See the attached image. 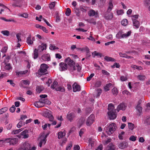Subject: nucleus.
Here are the masks:
<instances>
[{
  "mask_svg": "<svg viewBox=\"0 0 150 150\" xmlns=\"http://www.w3.org/2000/svg\"><path fill=\"white\" fill-rule=\"evenodd\" d=\"M48 135V134H42L39 138L40 142L39 146L40 147H42V144H45L46 142V139Z\"/></svg>",
  "mask_w": 150,
  "mask_h": 150,
  "instance_id": "obj_5",
  "label": "nucleus"
},
{
  "mask_svg": "<svg viewBox=\"0 0 150 150\" xmlns=\"http://www.w3.org/2000/svg\"><path fill=\"white\" fill-rule=\"evenodd\" d=\"M144 4L145 5L147 6H150V0H145L144 2Z\"/></svg>",
  "mask_w": 150,
  "mask_h": 150,
  "instance_id": "obj_64",
  "label": "nucleus"
},
{
  "mask_svg": "<svg viewBox=\"0 0 150 150\" xmlns=\"http://www.w3.org/2000/svg\"><path fill=\"white\" fill-rule=\"evenodd\" d=\"M43 89V87L42 86H37L36 87V91L38 93H40Z\"/></svg>",
  "mask_w": 150,
  "mask_h": 150,
  "instance_id": "obj_32",
  "label": "nucleus"
},
{
  "mask_svg": "<svg viewBox=\"0 0 150 150\" xmlns=\"http://www.w3.org/2000/svg\"><path fill=\"white\" fill-rule=\"evenodd\" d=\"M112 86V84L111 83H109L107 84L104 87V89L106 91H108L109 90V88Z\"/></svg>",
  "mask_w": 150,
  "mask_h": 150,
  "instance_id": "obj_42",
  "label": "nucleus"
},
{
  "mask_svg": "<svg viewBox=\"0 0 150 150\" xmlns=\"http://www.w3.org/2000/svg\"><path fill=\"white\" fill-rule=\"evenodd\" d=\"M65 62L69 66L70 69L71 71H73L76 70L75 62L69 57L65 59Z\"/></svg>",
  "mask_w": 150,
  "mask_h": 150,
  "instance_id": "obj_3",
  "label": "nucleus"
},
{
  "mask_svg": "<svg viewBox=\"0 0 150 150\" xmlns=\"http://www.w3.org/2000/svg\"><path fill=\"white\" fill-rule=\"evenodd\" d=\"M59 69L61 71H65L68 68L67 64L64 62H60L59 64Z\"/></svg>",
  "mask_w": 150,
  "mask_h": 150,
  "instance_id": "obj_10",
  "label": "nucleus"
},
{
  "mask_svg": "<svg viewBox=\"0 0 150 150\" xmlns=\"http://www.w3.org/2000/svg\"><path fill=\"white\" fill-rule=\"evenodd\" d=\"M111 141L112 139L111 138H109L107 140L103 142V143L104 145H106L108 143L111 142Z\"/></svg>",
  "mask_w": 150,
  "mask_h": 150,
  "instance_id": "obj_54",
  "label": "nucleus"
},
{
  "mask_svg": "<svg viewBox=\"0 0 150 150\" xmlns=\"http://www.w3.org/2000/svg\"><path fill=\"white\" fill-rule=\"evenodd\" d=\"M55 6V3L54 2H53L51 4H50L49 8L51 9H52Z\"/></svg>",
  "mask_w": 150,
  "mask_h": 150,
  "instance_id": "obj_58",
  "label": "nucleus"
},
{
  "mask_svg": "<svg viewBox=\"0 0 150 150\" xmlns=\"http://www.w3.org/2000/svg\"><path fill=\"white\" fill-rule=\"evenodd\" d=\"M144 123L146 125H150V116H147L145 118Z\"/></svg>",
  "mask_w": 150,
  "mask_h": 150,
  "instance_id": "obj_17",
  "label": "nucleus"
},
{
  "mask_svg": "<svg viewBox=\"0 0 150 150\" xmlns=\"http://www.w3.org/2000/svg\"><path fill=\"white\" fill-rule=\"evenodd\" d=\"M113 5L112 1H110L109 2V6L107 12L104 14L105 18L107 20L111 19L113 18L112 14L110 13L113 8Z\"/></svg>",
  "mask_w": 150,
  "mask_h": 150,
  "instance_id": "obj_1",
  "label": "nucleus"
},
{
  "mask_svg": "<svg viewBox=\"0 0 150 150\" xmlns=\"http://www.w3.org/2000/svg\"><path fill=\"white\" fill-rule=\"evenodd\" d=\"M136 137L134 136V135H132L130 137L129 139L130 141L134 142L136 140Z\"/></svg>",
  "mask_w": 150,
  "mask_h": 150,
  "instance_id": "obj_52",
  "label": "nucleus"
},
{
  "mask_svg": "<svg viewBox=\"0 0 150 150\" xmlns=\"http://www.w3.org/2000/svg\"><path fill=\"white\" fill-rule=\"evenodd\" d=\"M38 50L36 48H35L34 51L33 57L35 59H37L38 57Z\"/></svg>",
  "mask_w": 150,
  "mask_h": 150,
  "instance_id": "obj_25",
  "label": "nucleus"
},
{
  "mask_svg": "<svg viewBox=\"0 0 150 150\" xmlns=\"http://www.w3.org/2000/svg\"><path fill=\"white\" fill-rule=\"evenodd\" d=\"M108 110L109 111L112 112L114 110H116L115 109L114 105L112 103L109 104L108 107Z\"/></svg>",
  "mask_w": 150,
  "mask_h": 150,
  "instance_id": "obj_22",
  "label": "nucleus"
},
{
  "mask_svg": "<svg viewBox=\"0 0 150 150\" xmlns=\"http://www.w3.org/2000/svg\"><path fill=\"white\" fill-rule=\"evenodd\" d=\"M8 47H4L2 49L1 52L3 53H5L6 52Z\"/></svg>",
  "mask_w": 150,
  "mask_h": 150,
  "instance_id": "obj_60",
  "label": "nucleus"
},
{
  "mask_svg": "<svg viewBox=\"0 0 150 150\" xmlns=\"http://www.w3.org/2000/svg\"><path fill=\"white\" fill-rule=\"evenodd\" d=\"M128 126L129 129L131 130H132L134 127V125L132 123H128Z\"/></svg>",
  "mask_w": 150,
  "mask_h": 150,
  "instance_id": "obj_45",
  "label": "nucleus"
},
{
  "mask_svg": "<svg viewBox=\"0 0 150 150\" xmlns=\"http://www.w3.org/2000/svg\"><path fill=\"white\" fill-rule=\"evenodd\" d=\"M23 150H28L30 148V145L28 142H25L23 144Z\"/></svg>",
  "mask_w": 150,
  "mask_h": 150,
  "instance_id": "obj_18",
  "label": "nucleus"
},
{
  "mask_svg": "<svg viewBox=\"0 0 150 150\" xmlns=\"http://www.w3.org/2000/svg\"><path fill=\"white\" fill-rule=\"evenodd\" d=\"M55 90L56 91H59L61 92H64L65 91V89L63 87L61 86H59L57 87Z\"/></svg>",
  "mask_w": 150,
  "mask_h": 150,
  "instance_id": "obj_40",
  "label": "nucleus"
},
{
  "mask_svg": "<svg viewBox=\"0 0 150 150\" xmlns=\"http://www.w3.org/2000/svg\"><path fill=\"white\" fill-rule=\"evenodd\" d=\"M124 13L123 10H120L117 11V13L118 15H120Z\"/></svg>",
  "mask_w": 150,
  "mask_h": 150,
  "instance_id": "obj_62",
  "label": "nucleus"
},
{
  "mask_svg": "<svg viewBox=\"0 0 150 150\" xmlns=\"http://www.w3.org/2000/svg\"><path fill=\"white\" fill-rule=\"evenodd\" d=\"M127 143L126 142H124L120 143L118 145V147L120 149H123L127 147Z\"/></svg>",
  "mask_w": 150,
  "mask_h": 150,
  "instance_id": "obj_19",
  "label": "nucleus"
},
{
  "mask_svg": "<svg viewBox=\"0 0 150 150\" xmlns=\"http://www.w3.org/2000/svg\"><path fill=\"white\" fill-rule=\"evenodd\" d=\"M76 69H76L77 71H79L81 69V67L78 64H76L75 66Z\"/></svg>",
  "mask_w": 150,
  "mask_h": 150,
  "instance_id": "obj_59",
  "label": "nucleus"
},
{
  "mask_svg": "<svg viewBox=\"0 0 150 150\" xmlns=\"http://www.w3.org/2000/svg\"><path fill=\"white\" fill-rule=\"evenodd\" d=\"M48 68V66L45 64H42L40 67L39 70H38L39 73L40 74H42L45 73Z\"/></svg>",
  "mask_w": 150,
  "mask_h": 150,
  "instance_id": "obj_6",
  "label": "nucleus"
},
{
  "mask_svg": "<svg viewBox=\"0 0 150 150\" xmlns=\"http://www.w3.org/2000/svg\"><path fill=\"white\" fill-rule=\"evenodd\" d=\"M47 45L46 44L42 43L41 45H39L37 49L38 51L39 52H42L44 50H46V49Z\"/></svg>",
  "mask_w": 150,
  "mask_h": 150,
  "instance_id": "obj_12",
  "label": "nucleus"
},
{
  "mask_svg": "<svg viewBox=\"0 0 150 150\" xmlns=\"http://www.w3.org/2000/svg\"><path fill=\"white\" fill-rule=\"evenodd\" d=\"M34 105L36 107L38 108H40L43 107L44 105L41 104L40 102H36L34 103Z\"/></svg>",
  "mask_w": 150,
  "mask_h": 150,
  "instance_id": "obj_30",
  "label": "nucleus"
},
{
  "mask_svg": "<svg viewBox=\"0 0 150 150\" xmlns=\"http://www.w3.org/2000/svg\"><path fill=\"white\" fill-rule=\"evenodd\" d=\"M96 91L97 94L96 96V97L98 98L100 96L102 92V90L100 89H97L96 90Z\"/></svg>",
  "mask_w": 150,
  "mask_h": 150,
  "instance_id": "obj_47",
  "label": "nucleus"
},
{
  "mask_svg": "<svg viewBox=\"0 0 150 150\" xmlns=\"http://www.w3.org/2000/svg\"><path fill=\"white\" fill-rule=\"evenodd\" d=\"M58 138L59 139L62 138L63 137H64L66 135V133L64 131V132H60L58 133Z\"/></svg>",
  "mask_w": 150,
  "mask_h": 150,
  "instance_id": "obj_26",
  "label": "nucleus"
},
{
  "mask_svg": "<svg viewBox=\"0 0 150 150\" xmlns=\"http://www.w3.org/2000/svg\"><path fill=\"white\" fill-rule=\"evenodd\" d=\"M137 78L140 81H144L146 78V76L145 75H139L137 76Z\"/></svg>",
  "mask_w": 150,
  "mask_h": 150,
  "instance_id": "obj_24",
  "label": "nucleus"
},
{
  "mask_svg": "<svg viewBox=\"0 0 150 150\" xmlns=\"http://www.w3.org/2000/svg\"><path fill=\"white\" fill-rule=\"evenodd\" d=\"M133 26H135L137 28H138L139 26V22L136 19H133Z\"/></svg>",
  "mask_w": 150,
  "mask_h": 150,
  "instance_id": "obj_23",
  "label": "nucleus"
},
{
  "mask_svg": "<svg viewBox=\"0 0 150 150\" xmlns=\"http://www.w3.org/2000/svg\"><path fill=\"white\" fill-rule=\"evenodd\" d=\"M122 32L121 31H120L116 34V38L118 39H120L122 38Z\"/></svg>",
  "mask_w": 150,
  "mask_h": 150,
  "instance_id": "obj_31",
  "label": "nucleus"
},
{
  "mask_svg": "<svg viewBox=\"0 0 150 150\" xmlns=\"http://www.w3.org/2000/svg\"><path fill=\"white\" fill-rule=\"evenodd\" d=\"M0 19L3 20L4 21H7V22H9V21H13L14 22H15V21L13 19H9L8 20L7 19H6L4 17H1L0 18Z\"/></svg>",
  "mask_w": 150,
  "mask_h": 150,
  "instance_id": "obj_49",
  "label": "nucleus"
},
{
  "mask_svg": "<svg viewBox=\"0 0 150 150\" xmlns=\"http://www.w3.org/2000/svg\"><path fill=\"white\" fill-rule=\"evenodd\" d=\"M47 115L49 119V120L51 121H52L53 120L54 117L49 112L48 113Z\"/></svg>",
  "mask_w": 150,
  "mask_h": 150,
  "instance_id": "obj_50",
  "label": "nucleus"
},
{
  "mask_svg": "<svg viewBox=\"0 0 150 150\" xmlns=\"http://www.w3.org/2000/svg\"><path fill=\"white\" fill-rule=\"evenodd\" d=\"M112 93L115 96H116L118 93V91L117 88H114L112 90Z\"/></svg>",
  "mask_w": 150,
  "mask_h": 150,
  "instance_id": "obj_35",
  "label": "nucleus"
},
{
  "mask_svg": "<svg viewBox=\"0 0 150 150\" xmlns=\"http://www.w3.org/2000/svg\"><path fill=\"white\" fill-rule=\"evenodd\" d=\"M86 21H87L88 22L92 23L94 25H96V22L95 20L93 18H92L91 19H87L86 20Z\"/></svg>",
  "mask_w": 150,
  "mask_h": 150,
  "instance_id": "obj_27",
  "label": "nucleus"
},
{
  "mask_svg": "<svg viewBox=\"0 0 150 150\" xmlns=\"http://www.w3.org/2000/svg\"><path fill=\"white\" fill-rule=\"evenodd\" d=\"M16 109V108L15 106L13 105L11 107L10 109V112L12 113L14 112Z\"/></svg>",
  "mask_w": 150,
  "mask_h": 150,
  "instance_id": "obj_57",
  "label": "nucleus"
},
{
  "mask_svg": "<svg viewBox=\"0 0 150 150\" xmlns=\"http://www.w3.org/2000/svg\"><path fill=\"white\" fill-rule=\"evenodd\" d=\"M28 133V130L26 129L21 132V136H23V138L25 139L29 137Z\"/></svg>",
  "mask_w": 150,
  "mask_h": 150,
  "instance_id": "obj_16",
  "label": "nucleus"
},
{
  "mask_svg": "<svg viewBox=\"0 0 150 150\" xmlns=\"http://www.w3.org/2000/svg\"><path fill=\"white\" fill-rule=\"evenodd\" d=\"M72 87L74 92H76L77 91H80V86L76 83H74Z\"/></svg>",
  "mask_w": 150,
  "mask_h": 150,
  "instance_id": "obj_14",
  "label": "nucleus"
},
{
  "mask_svg": "<svg viewBox=\"0 0 150 150\" xmlns=\"http://www.w3.org/2000/svg\"><path fill=\"white\" fill-rule=\"evenodd\" d=\"M26 42L29 45H31L33 44V42L31 39V35L30 34L27 38Z\"/></svg>",
  "mask_w": 150,
  "mask_h": 150,
  "instance_id": "obj_21",
  "label": "nucleus"
},
{
  "mask_svg": "<svg viewBox=\"0 0 150 150\" xmlns=\"http://www.w3.org/2000/svg\"><path fill=\"white\" fill-rule=\"evenodd\" d=\"M71 13V10L69 8H67L65 13L66 15L67 16H69L70 15Z\"/></svg>",
  "mask_w": 150,
  "mask_h": 150,
  "instance_id": "obj_55",
  "label": "nucleus"
},
{
  "mask_svg": "<svg viewBox=\"0 0 150 150\" xmlns=\"http://www.w3.org/2000/svg\"><path fill=\"white\" fill-rule=\"evenodd\" d=\"M55 16H56V22H59L60 21V17L58 15V12L56 11L55 12Z\"/></svg>",
  "mask_w": 150,
  "mask_h": 150,
  "instance_id": "obj_43",
  "label": "nucleus"
},
{
  "mask_svg": "<svg viewBox=\"0 0 150 150\" xmlns=\"http://www.w3.org/2000/svg\"><path fill=\"white\" fill-rule=\"evenodd\" d=\"M105 59L107 61H111V62H115V60L111 57H109L108 56H105L104 57Z\"/></svg>",
  "mask_w": 150,
  "mask_h": 150,
  "instance_id": "obj_29",
  "label": "nucleus"
},
{
  "mask_svg": "<svg viewBox=\"0 0 150 150\" xmlns=\"http://www.w3.org/2000/svg\"><path fill=\"white\" fill-rule=\"evenodd\" d=\"M127 107V105L123 103H121L117 106V110L118 112L120 110H124Z\"/></svg>",
  "mask_w": 150,
  "mask_h": 150,
  "instance_id": "obj_9",
  "label": "nucleus"
},
{
  "mask_svg": "<svg viewBox=\"0 0 150 150\" xmlns=\"http://www.w3.org/2000/svg\"><path fill=\"white\" fill-rule=\"evenodd\" d=\"M112 112L108 111V112L109 118L110 120H113L115 119L117 116L116 110H114Z\"/></svg>",
  "mask_w": 150,
  "mask_h": 150,
  "instance_id": "obj_7",
  "label": "nucleus"
},
{
  "mask_svg": "<svg viewBox=\"0 0 150 150\" xmlns=\"http://www.w3.org/2000/svg\"><path fill=\"white\" fill-rule=\"evenodd\" d=\"M94 73L91 74L87 78V81H90L91 79L92 78V77L94 76Z\"/></svg>",
  "mask_w": 150,
  "mask_h": 150,
  "instance_id": "obj_56",
  "label": "nucleus"
},
{
  "mask_svg": "<svg viewBox=\"0 0 150 150\" xmlns=\"http://www.w3.org/2000/svg\"><path fill=\"white\" fill-rule=\"evenodd\" d=\"M1 33H2L4 35L6 36H8L9 35V32L7 30L2 31Z\"/></svg>",
  "mask_w": 150,
  "mask_h": 150,
  "instance_id": "obj_39",
  "label": "nucleus"
},
{
  "mask_svg": "<svg viewBox=\"0 0 150 150\" xmlns=\"http://www.w3.org/2000/svg\"><path fill=\"white\" fill-rule=\"evenodd\" d=\"M42 59L45 61H49L50 60V56L49 54H45L42 56Z\"/></svg>",
  "mask_w": 150,
  "mask_h": 150,
  "instance_id": "obj_15",
  "label": "nucleus"
},
{
  "mask_svg": "<svg viewBox=\"0 0 150 150\" xmlns=\"http://www.w3.org/2000/svg\"><path fill=\"white\" fill-rule=\"evenodd\" d=\"M57 84V82L56 81H54V82H53V83L51 85V88L53 89H54L56 87Z\"/></svg>",
  "mask_w": 150,
  "mask_h": 150,
  "instance_id": "obj_41",
  "label": "nucleus"
},
{
  "mask_svg": "<svg viewBox=\"0 0 150 150\" xmlns=\"http://www.w3.org/2000/svg\"><path fill=\"white\" fill-rule=\"evenodd\" d=\"M122 25L124 26H126L128 24V21L126 19H124L121 21Z\"/></svg>",
  "mask_w": 150,
  "mask_h": 150,
  "instance_id": "obj_38",
  "label": "nucleus"
},
{
  "mask_svg": "<svg viewBox=\"0 0 150 150\" xmlns=\"http://www.w3.org/2000/svg\"><path fill=\"white\" fill-rule=\"evenodd\" d=\"M5 69H6L9 70L10 69H11V66L10 64H8L6 65L5 66Z\"/></svg>",
  "mask_w": 150,
  "mask_h": 150,
  "instance_id": "obj_51",
  "label": "nucleus"
},
{
  "mask_svg": "<svg viewBox=\"0 0 150 150\" xmlns=\"http://www.w3.org/2000/svg\"><path fill=\"white\" fill-rule=\"evenodd\" d=\"M127 80V78L126 76H122L120 77V80L122 81H125Z\"/></svg>",
  "mask_w": 150,
  "mask_h": 150,
  "instance_id": "obj_63",
  "label": "nucleus"
},
{
  "mask_svg": "<svg viewBox=\"0 0 150 150\" xmlns=\"http://www.w3.org/2000/svg\"><path fill=\"white\" fill-rule=\"evenodd\" d=\"M8 110V108L7 107H4L0 109V115L5 112Z\"/></svg>",
  "mask_w": 150,
  "mask_h": 150,
  "instance_id": "obj_36",
  "label": "nucleus"
},
{
  "mask_svg": "<svg viewBox=\"0 0 150 150\" xmlns=\"http://www.w3.org/2000/svg\"><path fill=\"white\" fill-rule=\"evenodd\" d=\"M115 145L112 143H110L106 147V150H115Z\"/></svg>",
  "mask_w": 150,
  "mask_h": 150,
  "instance_id": "obj_20",
  "label": "nucleus"
},
{
  "mask_svg": "<svg viewBox=\"0 0 150 150\" xmlns=\"http://www.w3.org/2000/svg\"><path fill=\"white\" fill-rule=\"evenodd\" d=\"M23 125H24V123L22 121H20L17 124V127L18 128H20Z\"/></svg>",
  "mask_w": 150,
  "mask_h": 150,
  "instance_id": "obj_61",
  "label": "nucleus"
},
{
  "mask_svg": "<svg viewBox=\"0 0 150 150\" xmlns=\"http://www.w3.org/2000/svg\"><path fill=\"white\" fill-rule=\"evenodd\" d=\"M94 116L93 114H91L88 117L86 122V125L88 126H90L94 121Z\"/></svg>",
  "mask_w": 150,
  "mask_h": 150,
  "instance_id": "obj_8",
  "label": "nucleus"
},
{
  "mask_svg": "<svg viewBox=\"0 0 150 150\" xmlns=\"http://www.w3.org/2000/svg\"><path fill=\"white\" fill-rule=\"evenodd\" d=\"M75 117V115L74 113L69 112L67 116V118L68 120L71 122L73 120L74 118Z\"/></svg>",
  "mask_w": 150,
  "mask_h": 150,
  "instance_id": "obj_13",
  "label": "nucleus"
},
{
  "mask_svg": "<svg viewBox=\"0 0 150 150\" xmlns=\"http://www.w3.org/2000/svg\"><path fill=\"white\" fill-rule=\"evenodd\" d=\"M136 109L139 112V114L140 115L142 112V107L140 106L139 104H138L137 105V106L136 107Z\"/></svg>",
  "mask_w": 150,
  "mask_h": 150,
  "instance_id": "obj_34",
  "label": "nucleus"
},
{
  "mask_svg": "<svg viewBox=\"0 0 150 150\" xmlns=\"http://www.w3.org/2000/svg\"><path fill=\"white\" fill-rule=\"evenodd\" d=\"M21 34L20 33H17L16 35V37L17 39L18 40V41H17L18 42H21Z\"/></svg>",
  "mask_w": 150,
  "mask_h": 150,
  "instance_id": "obj_46",
  "label": "nucleus"
},
{
  "mask_svg": "<svg viewBox=\"0 0 150 150\" xmlns=\"http://www.w3.org/2000/svg\"><path fill=\"white\" fill-rule=\"evenodd\" d=\"M28 72L27 70H26L24 71H21L20 72H16V74L18 76H20L23 74H26Z\"/></svg>",
  "mask_w": 150,
  "mask_h": 150,
  "instance_id": "obj_33",
  "label": "nucleus"
},
{
  "mask_svg": "<svg viewBox=\"0 0 150 150\" xmlns=\"http://www.w3.org/2000/svg\"><path fill=\"white\" fill-rule=\"evenodd\" d=\"M131 31H129L127 33H123L122 38H126L129 36L131 34Z\"/></svg>",
  "mask_w": 150,
  "mask_h": 150,
  "instance_id": "obj_28",
  "label": "nucleus"
},
{
  "mask_svg": "<svg viewBox=\"0 0 150 150\" xmlns=\"http://www.w3.org/2000/svg\"><path fill=\"white\" fill-rule=\"evenodd\" d=\"M23 129V128L20 129H16L15 130L13 131L12 133L13 134H15L19 133L20 132L22 131Z\"/></svg>",
  "mask_w": 150,
  "mask_h": 150,
  "instance_id": "obj_37",
  "label": "nucleus"
},
{
  "mask_svg": "<svg viewBox=\"0 0 150 150\" xmlns=\"http://www.w3.org/2000/svg\"><path fill=\"white\" fill-rule=\"evenodd\" d=\"M18 141V139L17 138H9L3 140V142L10 143V145H14L17 144Z\"/></svg>",
  "mask_w": 150,
  "mask_h": 150,
  "instance_id": "obj_4",
  "label": "nucleus"
},
{
  "mask_svg": "<svg viewBox=\"0 0 150 150\" xmlns=\"http://www.w3.org/2000/svg\"><path fill=\"white\" fill-rule=\"evenodd\" d=\"M89 143L90 144L91 146V147L92 148L94 145L95 142L93 140H92L91 139H89Z\"/></svg>",
  "mask_w": 150,
  "mask_h": 150,
  "instance_id": "obj_53",
  "label": "nucleus"
},
{
  "mask_svg": "<svg viewBox=\"0 0 150 150\" xmlns=\"http://www.w3.org/2000/svg\"><path fill=\"white\" fill-rule=\"evenodd\" d=\"M106 1V0H100L98 3V5L100 6H103L105 4Z\"/></svg>",
  "mask_w": 150,
  "mask_h": 150,
  "instance_id": "obj_48",
  "label": "nucleus"
},
{
  "mask_svg": "<svg viewBox=\"0 0 150 150\" xmlns=\"http://www.w3.org/2000/svg\"><path fill=\"white\" fill-rule=\"evenodd\" d=\"M50 49L51 50H55L58 49L59 48L58 47L55 46L54 45H51L50 47Z\"/></svg>",
  "mask_w": 150,
  "mask_h": 150,
  "instance_id": "obj_44",
  "label": "nucleus"
},
{
  "mask_svg": "<svg viewBox=\"0 0 150 150\" xmlns=\"http://www.w3.org/2000/svg\"><path fill=\"white\" fill-rule=\"evenodd\" d=\"M98 14V12H96L94 10L91 9L89 11L88 15L90 16H95V18H96Z\"/></svg>",
  "mask_w": 150,
  "mask_h": 150,
  "instance_id": "obj_11",
  "label": "nucleus"
},
{
  "mask_svg": "<svg viewBox=\"0 0 150 150\" xmlns=\"http://www.w3.org/2000/svg\"><path fill=\"white\" fill-rule=\"evenodd\" d=\"M116 126L115 123H112L111 124L108 125L105 128L106 132L108 134L110 135L113 133L116 130Z\"/></svg>",
  "mask_w": 150,
  "mask_h": 150,
  "instance_id": "obj_2",
  "label": "nucleus"
}]
</instances>
